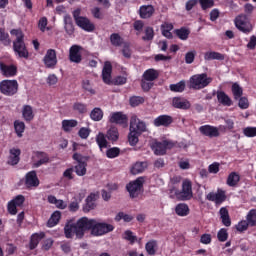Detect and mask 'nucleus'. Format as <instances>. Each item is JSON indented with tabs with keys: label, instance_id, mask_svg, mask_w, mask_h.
<instances>
[{
	"label": "nucleus",
	"instance_id": "nucleus-1",
	"mask_svg": "<svg viewBox=\"0 0 256 256\" xmlns=\"http://www.w3.org/2000/svg\"><path fill=\"white\" fill-rule=\"evenodd\" d=\"M113 229L115 228L111 224L82 217L76 222H68L64 227V233L67 239H73L74 235H76L77 239H83L85 237V231H90L93 237H101L102 235L111 233Z\"/></svg>",
	"mask_w": 256,
	"mask_h": 256
},
{
	"label": "nucleus",
	"instance_id": "nucleus-2",
	"mask_svg": "<svg viewBox=\"0 0 256 256\" xmlns=\"http://www.w3.org/2000/svg\"><path fill=\"white\" fill-rule=\"evenodd\" d=\"M10 35H14V37H16V40L13 42L14 52L22 59H29V50H27V46L23 40L25 39L23 31H21V29H12L10 31Z\"/></svg>",
	"mask_w": 256,
	"mask_h": 256
},
{
	"label": "nucleus",
	"instance_id": "nucleus-3",
	"mask_svg": "<svg viewBox=\"0 0 256 256\" xmlns=\"http://www.w3.org/2000/svg\"><path fill=\"white\" fill-rule=\"evenodd\" d=\"M213 81V78L208 77L206 73L196 74L190 78V89H205Z\"/></svg>",
	"mask_w": 256,
	"mask_h": 256
},
{
	"label": "nucleus",
	"instance_id": "nucleus-4",
	"mask_svg": "<svg viewBox=\"0 0 256 256\" xmlns=\"http://www.w3.org/2000/svg\"><path fill=\"white\" fill-rule=\"evenodd\" d=\"M19 91V82L17 80H3L0 82V93L6 97H13Z\"/></svg>",
	"mask_w": 256,
	"mask_h": 256
},
{
	"label": "nucleus",
	"instance_id": "nucleus-5",
	"mask_svg": "<svg viewBox=\"0 0 256 256\" xmlns=\"http://www.w3.org/2000/svg\"><path fill=\"white\" fill-rule=\"evenodd\" d=\"M143 183H145V179L139 177L126 185V189L131 199H135L143 193Z\"/></svg>",
	"mask_w": 256,
	"mask_h": 256
},
{
	"label": "nucleus",
	"instance_id": "nucleus-6",
	"mask_svg": "<svg viewBox=\"0 0 256 256\" xmlns=\"http://www.w3.org/2000/svg\"><path fill=\"white\" fill-rule=\"evenodd\" d=\"M234 23L236 29L242 33H251L253 31V25L249 22L247 15L245 14L238 15L235 18Z\"/></svg>",
	"mask_w": 256,
	"mask_h": 256
},
{
	"label": "nucleus",
	"instance_id": "nucleus-7",
	"mask_svg": "<svg viewBox=\"0 0 256 256\" xmlns=\"http://www.w3.org/2000/svg\"><path fill=\"white\" fill-rule=\"evenodd\" d=\"M129 131H133L134 133L142 134L147 131V124L139 119L137 115L133 114L130 118V128Z\"/></svg>",
	"mask_w": 256,
	"mask_h": 256
},
{
	"label": "nucleus",
	"instance_id": "nucleus-8",
	"mask_svg": "<svg viewBox=\"0 0 256 256\" xmlns=\"http://www.w3.org/2000/svg\"><path fill=\"white\" fill-rule=\"evenodd\" d=\"M193 198V186L189 180H184L182 183V190L178 193L180 201H189Z\"/></svg>",
	"mask_w": 256,
	"mask_h": 256
},
{
	"label": "nucleus",
	"instance_id": "nucleus-9",
	"mask_svg": "<svg viewBox=\"0 0 256 256\" xmlns=\"http://www.w3.org/2000/svg\"><path fill=\"white\" fill-rule=\"evenodd\" d=\"M43 63L46 69H55L57 67V51L55 49H48L43 58Z\"/></svg>",
	"mask_w": 256,
	"mask_h": 256
},
{
	"label": "nucleus",
	"instance_id": "nucleus-10",
	"mask_svg": "<svg viewBox=\"0 0 256 256\" xmlns=\"http://www.w3.org/2000/svg\"><path fill=\"white\" fill-rule=\"evenodd\" d=\"M199 131L201 135H204V137H209V139H213L215 137H219L221 133L219 132V129L212 125H203L199 127Z\"/></svg>",
	"mask_w": 256,
	"mask_h": 256
},
{
	"label": "nucleus",
	"instance_id": "nucleus-11",
	"mask_svg": "<svg viewBox=\"0 0 256 256\" xmlns=\"http://www.w3.org/2000/svg\"><path fill=\"white\" fill-rule=\"evenodd\" d=\"M175 144L171 141L164 140L163 142H157L154 145V153L155 155H165L167 153V149H173Z\"/></svg>",
	"mask_w": 256,
	"mask_h": 256
},
{
	"label": "nucleus",
	"instance_id": "nucleus-12",
	"mask_svg": "<svg viewBox=\"0 0 256 256\" xmlns=\"http://www.w3.org/2000/svg\"><path fill=\"white\" fill-rule=\"evenodd\" d=\"M207 201H212L216 203V205H221L223 201L227 199V196L225 195V191L218 189L217 193L210 192L206 196Z\"/></svg>",
	"mask_w": 256,
	"mask_h": 256
},
{
	"label": "nucleus",
	"instance_id": "nucleus-13",
	"mask_svg": "<svg viewBox=\"0 0 256 256\" xmlns=\"http://www.w3.org/2000/svg\"><path fill=\"white\" fill-rule=\"evenodd\" d=\"M0 73L3 77H15L17 75V66L0 62Z\"/></svg>",
	"mask_w": 256,
	"mask_h": 256
},
{
	"label": "nucleus",
	"instance_id": "nucleus-14",
	"mask_svg": "<svg viewBox=\"0 0 256 256\" xmlns=\"http://www.w3.org/2000/svg\"><path fill=\"white\" fill-rule=\"evenodd\" d=\"M25 186L27 189H31L32 187H39V178H37V172L33 170L26 174Z\"/></svg>",
	"mask_w": 256,
	"mask_h": 256
},
{
	"label": "nucleus",
	"instance_id": "nucleus-15",
	"mask_svg": "<svg viewBox=\"0 0 256 256\" xmlns=\"http://www.w3.org/2000/svg\"><path fill=\"white\" fill-rule=\"evenodd\" d=\"M81 46L73 45L69 50V59L72 63H81Z\"/></svg>",
	"mask_w": 256,
	"mask_h": 256
},
{
	"label": "nucleus",
	"instance_id": "nucleus-16",
	"mask_svg": "<svg viewBox=\"0 0 256 256\" xmlns=\"http://www.w3.org/2000/svg\"><path fill=\"white\" fill-rule=\"evenodd\" d=\"M110 123H116L117 125H125L127 126V115L123 114V112H114L111 114Z\"/></svg>",
	"mask_w": 256,
	"mask_h": 256
},
{
	"label": "nucleus",
	"instance_id": "nucleus-17",
	"mask_svg": "<svg viewBox=\"0 0 256 256\" xmlns=\"http://www.w3.org/2000/svg\"><path fill=\"white\" fill-rule=\"evenodd\" d=\"M113 72V66L111 62H105L103 70H102V79L106 85H111L113 81H111V73Z\"/></svg>",
	"mask_w": 256,
	"mask_h": 256
},
{
	"label": "nucleus",
	"instance_id": "nucleus-18",
	"mask_svg": "<svg viewBox=\"0 0 256 256\" xmlns=\"http://www.w3.org/2000/svg\"><path fill=\"white\" fill-rule=\"evenodd\" d=\"M8 165H17L21 161V149L12 148L9 150Z\"/></svg>",
	"mask_w": 256,
	"mask_h": 256
},
{
	"label": "nucleus",
	"instance_id": "nucleus-19",
	"mask_svg": "<svg viewBox=\"0 0 256 256\" xmlns=\"http://www.w3.org/2000/svg\"><path fill=\"white\" fill-rule=\"evenodd\" d=\"M141 19H151L155 15V7L153 5H143L139 9Z\"/></svg>",
	"mask_w": 256,
	"mask_h": 256
},
{
	"label": "nucleus",
	"instance_id": "nucleus-20",
	"mask_svg": "<svg viewBox=\"0 0 256 256\" xmlns=\"http://www.w3.org/2000/svg\"><path fill=\"white\" fill-rule=\"evenodd\" d=\"M172 105L175 107V109H191V102L181 97H174L172 100Z\"/></svg>",
	"mask_w": 256,
	"mask_h": 256
},
{
	"label": "nucleus",
	"instance_id": "nucleus-21",
	"mask_svg": "<svg viewBox=\"0 0 256 256\" xmlns=\"http://www.w3.org/2000/svg\"><path fill=\"white\" fill-rule=\"evenodd\" d=\"M173 123V117L169 115H160L154 120L155 127H169Z\"/></svg>",
	"mask_w": 256,
	"mask_h": 256
},
{
	"label": "nucleus",
	"instance_id": "nucleus-22",
	"mask_svg": "<svg viewBox=\"0 0 256 256\" xmlns=\"http://www.w3.org/2000/svg\"><path fill=\"white\" fill-rule=\"evenodd\" d=\"M76 25H78V27L84 31H95V25H93V23H91V21H89L86 17L78 18Z\"/></svg>",
	"mask_w": 256,
	"mask_h": 256
},
{
	"label": "nucleus",
	"instance_id": "nucleus-23",
	"mask_svg": "<svg viewBox=\"0 0 256 256\" xmlns=\"http://www.w3.org/2000/svg\"><path fill=\"white\" fill-rule=\"evenodd\" d=\"M36 159L38 161L33 163L34 168H39L41 165H47L49 163V155L45 152H36Z\"/></svg>",
	"mask_w": 256,
	"mask_h": 256
},
{
	"label": "nucleus",
	"instance_id": "nucleus-24",
	"mask_svg": "<svg viewBox=\"0 0 256 256\" xmlns=\"http://www.w3.org/2000/svg\"><path fill=\"white\" fill-rule=\"evenodd\" d=\"M218 103L224 105V107H231L233 105V100L223 91L217 92Z\"/></svg>",
	"mask_w": 256,
	"mask_h": 256
},
{
	"label": "nucleus",
	"instance_id": "nucleus-25",
	"mask_svg": "<svg viewBox=\"0 0 256 256\" xmlns=\"http://www.w3.org/2000/svg\"><path fill=\"white\" fill-rule=\"evenodd\" d=\"M23 119L27 122L33 121L35 114H33V107L31 105H24L22 108Z\"/></svg>",
	"mask_w": 256,
	"mask_h": 256
},
{
	"label": "nucleus",
	"instance_id": "nucleus-26",
	"mask_svg": "<svg viewBox=\"0 0 256 256\" xmlns=\"http://www.w3.org/2000/svg\"><path fill=\"white\" fill-rule=\"evenodd\" d=\"M204 59L205 61H223L225 59V56L219 52L210 51L204 54Z\"/></svg>",
	"mask_w": 256,
	"mask_h": 256
},
{
	"label": "nucleus",
	"instance_id": "nucleus-27",
	"mask_svg": "<svg viewBox=\"0 0 256 256\" xmlns=\"http://www.w3.org/2000/svg\"><path fill=\"white\" fill-rule=\"evenodd\" d=\"M110 42H111V45H113L114 47H121V45H125L126 43L121 37V35H119V33L111 34Z\"/></svg>",
	"mask_w": 256,
	"mask_h": 256
},
{
	"label": "nucleus",
	"instance_id": "nucleus-28",
	"mask_svg": "<svg viewBox=\"0 0 256 256\" xmlns=\"http://www.w3.org/2000/svg\"><path fill=\"white\" fill-rule=\"evenodd\" d=\"M175 213L179 217H187V215H189V206H187V204L180 203L176 206Z\"/></svg>",
	"mask_w": 256,
	"mask_h": 256
},
{
	"label": "nucleus",
	"instance_id": "nucleus-29",
	"mask_svg": "<svg viewBox=\"0 0 256 256\" xmlns=\"http://www.w3.org/2000/svg\"><path fill=\"white\" fill-rule=\"evenodd\" d=\"M161 31L164 37H166L167 39H173V34L171 33V31H173V24L171 23L162 24Z\"/></svg>",
	"mask_w": 256,
	"mask_h": 256
},
{
	"label": "nucleus",
	"instance_id": "nucleus-30",
	"mask_svg": "<svg viewBox=\"0 0 256 256\" xmlns=\"http://www.w3.org/2000/svg\"><path fill=\"white\" fill-rule=\"evenodd\" d=\"M159 77V72L155 69H148L144 72L143 78L145 81H155Z\"/></svg>",
	"mask_w": 256,
	"mask_h": 256
},
{
	"label": "nucleus",
	"instance_id": "nucleus-31",
	"mask_svg": "<svg viewBox=\"0 0 256 256\" xmlns=\"http://www.w3.org/2000/svg\"><path fill=\"white\" fill-rule=\"evenodd\" d=\"M146 167L147 162H136L131 168V173L132 175H139V173H143V171H145Z\"/></svg>",
	"mask_w": 256,
	"mask_h": 256
},
{
	"label": "nucleus",
	"instance_id": "nucleus-32",
	"mask_svg": "<svg viewBox=\"0 0 256 256\" xmlns=\"http://www.w3.org/2000/svg\"><path fill=\"white\" fill-rule=\"evenodd\" d=\"M241 181V177L236 172H232L229 174L227 178V185L229 187H236L237 183Z\"/></svg>",
	"mask_w": 256,
	"mask_h": 256
},
{
	"label": "nucleus",
	"instance_id": "nucleus-33",
	"mask_svg": "<svg viewBox=\"0 0 256 256\" xmlns=\"http://www.w3.org/2000/svg\"><path fill=\"white\" fill-rule=\"evenodd\" d=\"M185 80H181L180 82L176 83V84H171L169 86L170 91H172L173 93H183V91H185Z\"/></svg>",
	"mask_w": 256,
	"mask_h": 256
},
{
	"label": "nucleus",
	"instance_id": "nucleus-34",
	"mask_svg": "<svg viewBox=\"0 0 256 256\" xmlns=\"http://www.w3.org/2000/svg\"><path fill=\"white\" fill-rule=\"evenodd\" d=\"M74 171L78 177H84V175H87V163L82 162L79 163L78 165H75Z\"/></svg>",
	"mask_w": 256,
	"mask_h": 256
},
{
	"label": "nucleus",
	"instance_id": "nucleus-35",
	"mask_svg": "<svg viewBox=\"0 0 256 256\" xmlns=\"http://www.w3.org/2000/svg\"><path fill=\"white\" fill-rule=\"evenodd\" d=\"M232 95L235 99V101H239V99H241V97H243V88L238 85L237 83H234L232 85Z\"/></svg>",
	"mask_w": 256,
	"mask_h": 256
},
{
	"label": "nucleus",
	"instance_id": "nucleus-36",
	"mask_svg": "<svg viewBox=\"0 0 256 256\" xmlns=\"http://www.w3.org/2000/svg\"><path fill=\"white\" fill-rule=\"evenodd\" d=\"M78 122L77 120H63L62 121V129L66 133H69L73 129V127H77Z\"/></svg>",
	"mask_w": 256,
	"mask_h": 256
},
{
	"label": "nucleus",
	"instance_id": "nucleus-37",
	"mask_svg": "<svg viewBox=\"0 0 256 256\" xmlns=\"http://www.w3.org/2000/svg\"><path fill=\"white\" fill-rule=\"evenodd\" d=\"M109 141L115 142L119 139V130L116 127H111L106 134Z\"/></svg>",
	"mask_w": 256,
	"mask_h": 256
},
{
	"label": "nucleus",
	"instance_id": "nucleus-38",
	"mask_svg": "<svg viewBox=\"0 0 256 256\" xmlns=\"http://www.w3.org/2000/svg\"><path fill=\"white\" fill-rule=\"evenodd\" d=\"M190 33L191 31L186 28H180L175 30V35H177L178 38L181 39V41H187V39H189Z\"/></svg>",
	"mask_w": 256,
	"mask_h": 256
},
{
	"label": "nucleus",
	"instance_id": "nucleus-39",
	"mask_svg": "<svg viewBox=\"0 0 256 256\" xmlns=\"http://www.w3.org/2000/svg\"><path fill=\"white\" fill-rule=\"evenodd\" d=\"M146 252L148 255H155L157 253V241L151 240L145 245Z\"/></svg>",
	"mask_w": 256,
	"mask_h": 256
},
{
	"label": "nucleus",
	"instance_id": "nucleus-40",
	"mask_svg": "<svg viewBox=\"0 0 256 256\" xmlns=\"http://www.w3.org/2000/svg\"><path fill=\"white\" fill-rule=\"evenodd\" d=\"M43 237H45V234L43 233L32 235L30 240V249H35V247L39 245V241H41Z\"/></svg>",
	"mask_w": 256,
	"mask_h": 256
},
{
	"label": "nucleus",
	"instance_id": "nucleus-41",
	"mask_svg": "<svg viewBox=\"0 0 256 256\" xmlns=\"http://www.w3.org/2000/svg\"><path fill=\"white\" fill-rule=\"evenodd\" d=\"M59 219H61V212L56 211L51 215L50 219L47 222V225L49 227H55V225L59 223Z\"/></svg>",
	"mask_w": 256,
	"mask_h": 256
},
{
	"label": "nucleus",
	"instance_id": "nucleus-42",
	"mask_svg": "<svg viewBox=\"0 0 256 256\" xmlns=\"http://www.w3.org/2000/svg\"><path fill=\"white\" fill-rule=\"evenodd\" d=\"M14 129L18 137H23V133L25 132V123L19 120L14 122Z\"/></svg>",
	"mask_w": 256,
	"mask_h": 256
},
{
	"label": "nucleus",
	"instance_id": "nucleus-43",
	"mask_svg": "<svg viewBox=\"0 0 256 256\" xmlns=\"http://www.w3.org/2000/svg\"><path fill=\"white\" fill-rule=\"evenodd\" d=\"M246 221L248 222V225L250 227H255L256 225V209H251L247 216H246Z\"/></svg>",
	"mask_w": 256,
	"mask_h": 256
},
{
	"label": "nucleus",
	"instance_id": "nucleus-44",
	"mask_svg": "<svg viewBox=\"0 0 256 256\" xmlns=\"http://www.w3.org/2000/svg\"><path fill=\"white\" fill-rule=\"evenodd\" d=\"M92 121H101L103 119V110L101 108H94L90 113Z\"/></svg>",
	"mask_w": 256,
	"mask_h": 256
},
{
	"label": "nucleus",
	"instance_id": "nucleus-45",
	"mask_svg": "<svg viewBox=\"0 0 256 256\" xmlns=\"http://www.w3.org/2000/svg\"><path fill=\"white\" fill-rule=\"evenodd\" d=\"M96 142L100 149L107 148V139L105 138V134H103V132L98 133V135L96 136Z\"/></svg>",
	"mask_w": 256,
	"mask_h": 256
},
{
	"label": "nucleus",
	"instance_id": "nucleus-46",
	"mask_svg": "<svg viewBox=\"0 0 256 256\" xmlns=\"http://www.w3.org/2000/svg\"><path fill=\"white\" fill-rule=\"evenodd\" d=\"M139 135H141V134H139L137 132L130 131V133L128 135V141L132 147H135V145H137L139 143Z\"/></svg>",
	"mask_w": 256,
	"mask_h": 256
},
{
	"label": "nucleus",
	"instance_id": "nucleus-47",
	"mask_svg": "<svg viewBox=\"0 0 256 256\" xmlns=\"http://www.w3.org/2000/svg\"><path fill=\"white\" fill-rule=\"evenodd\" d=\"M145 35L142 37L143 41H153L155 37V31L152 27H146L144 31Z\"/></svg>",
	"mask_w": 256,
	"mask_h": 256
},
{
	"label": "nucleus",
	"instance_id": "nucleus-48",
	"mask_svg": "<svg viewBox=\"0 0 256 256\" xmlns=\"http://www.w3.org/2000/svg\"><path fill=\"white\" fill-rule=\"evenodd\" d=\"M123 239H125V241H129L130 245H133L137 241V236L133 235V231L126 230L124 232Z\"/></svg>",
	"mask_w": 256,
	"mask_h": 256
},
{
	"label": "nucleus",
	"instance_id": "nucleus-49",
	"mask_svg": "<svg viewBox=\"0 0 256 256\" xmlns=\"http://www.w3.org/2000/svg\"><path fill=\"white\" fill-rule=\"evenodd\" d=\"M130 105L131 107H139L142 103H145V98L140 96H133L130 98Z\"/></svg>",
	"mask_w": 256,
	"mask_h": 256
},
{
	"label": "nucleus",
	"instance_id": "nucleus-50",
	"mask_svg": "<svg viewBox=\"0 0 256 256\" xmlns=\"http://www.w3.org/2000/svg\"><path fill=\"white\" fill-rule=\"evenodd\" d=\"M0 41L3 45H11V39H9V34L5 32L3 28H0Z\"/></svg>",
	"mask_w": 256,
	"mask_h": 256
},
{
	"label": "nucleus",
	"instance_id": "nucleus-51",
	"mask_svg": "<svg viewBox=\"0 0 256 256\" xmlns=\"http://www.w3.org/2000/svg\"><path fill=\"white\" fill-rule=\"evenodd\" d=\"M119 153H121V150L117 147L110 148L107 150L106 155L108 159H115V157H119Z\"/></svg>",
	"mask_w": 256,
	"mask_h": 256
},
{
	"label": "nucleus",
	"instance_id": "nucleus-52",
	"mask_svg": "<svg viewBox=\"0 0 256 256\" xmlns=\"http://www.w3.org/2000/svg\"><path fill=\"white\" fill-rule=\"evenodd\" d=\"M199 3L204 11L215 7V0H199Z\"/></svg>",
	"mask_w": 256,
	"mask_h": 256
},
{
	"label": "nucleus",
	"instance_id": "nucleus-53",
	"mask_svg": "<svg viewBox=\"0 0 256 256\" xmlns=\"http://www.w3.org/2000/svg\"><path fill=\"white\" fill-rule=\"evenodd\" d=\"M73 109H74V111H77L80 114L87 113V105H85L81 102L74 103Z\"/></svg>",
	"mask_w": 256,
	"mask_h": 256
},
{
	"label": "nucleus",
	"instance_id": "nucleus-54",
	"mask_svg": "<svg viewBox=\"0 0 256 256\" xmlns=\"http://www.w3.org/2000/svg\"><path fill=\"white\" fill-rule=\"evenodd\" d=\"M218 237V241H220L221 243H225V241H227L229 234L227 233V229L222 228L218 231L217 234Z\"/></svg>",
	"mask_w": 256,
	"mask_h": 256
},
{
	"label": "nucleus",
	"instance_id": "nucleus-55",
	"mask_svg": "<svg viewBox=\"0 0 256 256\" xmlns=\"http://www.w3.org/2000/svg\"><path fill=\"white\" fill-rule=\"evenodd\" d=\"M238 100V107L240 109H249V99L247 97L241 96Z\"/></svg>",
	"mask_w": 256,
	"mask_h": 256
},
{
	"label": "nucleus",
	"instance_id": "nucleus-56",
	"mask_svg": "<svg viewBox=\"0 0 256 256\" xmlns=\"http://www.w3.org/2000/svg\"><path fill=\"white\" fill-rule=\"evenodd\" d=\"M195 55H197V52L195 50L187 52L185 55V63L191 65V63L195 61Z\"/></svg>",
	"mask_w": 256,
	"mask_h": 256
},
{
	"label": "nucleus",
	"instance_id": "nucleus-57",
	"mask_svg": "<svg viewBox=\"0 0 256 256\" xmlns=\"http://www.w3.org/2000/svg\"><path fill=\"white\" fill-rule=\"evenodd\" d=\"M122 54L123 57H125L126 59H131V48L129 46V43L125 42L123 44Z\"/></svg>",
	"mask_w": 256,
	"mask_h": 256
},
{
	"label": "nucleus",
	"instance_id": "nucleus-58",
	"mask_svg": "<svg viewBox=\"0 0 256 256\" xmlns=\"http://www.w3.org/2000/svg\"><path fill=\"white\" fill-rule=\"evenodd\" d=\"M245 137H256V127H246L243 129Z\"/></svg>",
	"mask_w": 256,
	"mask_h": 256
},
{
	"label": "nucleus",
	"instance_id": "nucleus-59",
	"mask_svg": "<svg viewBox=\"0 0 256 256\" xmlns=\"http://www.w3.org/2000/svg\"><path fill=\"white\" fill-rule=\"evenodd\" d=\"M78 135L81 139H87V137H89V135H91V129L82 127V128H80Z\"/></svg>",
	"mask_w": 256,
	"mask_h": 256
},
{
	"label": "nucleus",
	"instance_id": "nucleus-60",
	"mask_svg": "<svg viewBox=\"0 0 256 256\" xmlns=\"http://www.w3.org/2000/svg\"><path fill=\"white\" fill-rule=\"evenodd\" d=\"M249 227L250 225L247 222V220H242L241 222L238 223V225H236L237 231H240V232L247 231Z\"/></svg>",
	"mask_w": 256,
	"mask_h": 256
},
{
	"label": "nucleus",
	"instance_id": "nucleus-61",
	"mask_svg": "<svg viewBox=\"0 0 256 256\" xmlns=\"http://www.w3.org/2000/svg\"><path fill=\"white\" fill-rule=\"evenodd\" d=\"M82 87L83 89H85V91H88V93H91V95H95V91L91 86V82L89 80H84L82 82Z\"/></svg>",
	"mask_w": 256,
	"mask_h": 256
},
{
	"label": "nucleus",
	"instance_id": "nucleus-62",
	"mask_svg": "<svg viewBox=\"0 0 256 256\" xmlns=\"http://www.w3.org/2000/svg\"><path fill=\"white\" fill-rule=\"evenodd\" d=\"M12 203H14L17 207H21L25 203V196L18 195L13 200H11Z\"/></svg>",
	"mask_w": 256,
	"mask_h": 256
},
{
	"label": "nucleus",
	"instance_id": "nucleus-63",
	"mask_svg": "<svg viewBox=\"0 0 256 256\" xmlns=\"http://www.w3.org/2000/svg\"><path fill=\"white\" fill-rule=\"evenodd\" d=\"M47 17H42L40 18L39 22H38V28L40 29V31H42V33H45V29L47 28Z\"/></svg>",
	"mask_w": 256,
	"mask_h": 256
},
{
	"label": "nucleus",
	"instance_id": "nucleus-64",
	"mask_svg": "<svg viewBox=\"0 0 256 256\" xmlns=\"http://www.w3.org/2000/svg\"><path fill=\"white\" fill-rule=\"evenodd\" d=\"M8 213H10V215H17V205L12 201L8 203Z\"/></svg>",
	"mask_w": 256,
	"mask_h": 256
}]
</instances>
